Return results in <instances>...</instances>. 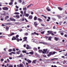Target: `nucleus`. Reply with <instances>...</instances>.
<instances>
[{
	"mask_svg": "<svg viewBox=\"0 0 67 67\" xmlns=\"http://www.w3.org/2000/svg\"><path fill=\"white\" fill-rule=\"evenodd\" d=\"M48 49H44L43 50V51H42V50L39 49L38 51V52H42L43 54L46 53Z\"/></svg>",
	"mask_w": 67,
	"mask_h": 67,
	"instance_id": "f257e3e1",
	"label": "nucleus"
},
{
	"mask_svg": "<svg viewBox=\"0 0 67 67\" xmlns=\"http://www.w3.org/2000/svg\"><path fill=\"white\" fill-rule=\"evenodd\" d=\"M16 40L18 42H19L20 41L19 39L18 38H17L16 39V38L15 36H13L12 39V40Z\"/></svg>",
	"mask_w": 67,
	"mask_h": 67,
	"instance_id": "f03ea898",
	"label": "nucleus"
},
{
	"mask_svg": "<svg viewBox=\"0 0 67 67\" xmlns=\"http://www.w3.org/2000/svg\"><path fill=\"white\" fill-rule=\"evenodd\" d=\"M27 37H25L23 38V41H22V42H24L25 41H27Z\"/></svg>",
	"mask_w": 67,
	"mask_h": 67,
	"instance_id": "7ed1b4c3",
	"label": "nucleus"
},
{
	"mask_svg": "<svg viewBox=\"0 0 67 67\" xmlns=\"http://www.w3.org/2000/svg\"><path fill=\"white\" fill-rule=\"evenodd\" d=\"M2 8L3 10H8V9H9L7 7H3Z\"/></svg>",
	"mask_w": 67,
	"mask_h": 67,
	"instance_id": "20e7f679",
	"label": "nucleus"
},
{
	"mask_svg": "<svg viewBox=\"0 0 67 67\" xmlns=\"http://www.w3.org/2000/svg\"><path fill=\"white\" fill-rule=\"evenodd\" d=\"M34 26L35 27H37V26L38 25V24L36 22H35L34 23Z\"/></svg>",
	"mask_w": 67,
	"mask_h": 67,
	"instance_id": "39448f33",
	"label": "nucleus"
},
{
	"mask_svg": "<svg viewBox=\"0 0 67 67\" xmlns=\"http://www.w3.org/2000/svg\"><path fill=\"white\" fill-rule=\"evenodd\" d=\"M53 55V53L52 52H51L49 53V54L48 55V57H49L51 55Z\"/></svg>",
	"mask_w": 67,
	"mask_h": 67,
	"instance_id": "423d86ee",
	"label": "nucleus"
},
{
	"mask_svg": "<svg viewBox=\"0 0 67 67\" xmlns=\"http://www.w3.org/2000/svg\"><path fill=\"white\" fill-rule=\"evenodd\" d=\"M32 35H39V34H38L37 33H36V32H35L34 33H32Z\"/></svg>",
	"mask_w": 67,
	"mask_h": 67,
	"instance_id": "0eeeda50",
	"label": "nucleus"
},
{
	"mask_svg": "<svg viewBox=\"0 0 67 67\" xmlns=\"http://www.w3.org/2000/svg\"><path fill=\"white\" fill-rule=\"evenodd\" d=\"M37 60H34L32 62V64H33L34 63V64H36V62L37 61Z\"/></svg>",
	"mask_w": 67,
	"mask_h": 67,
	"instance_id": "6e6552de",
	"label": "nucleus"
},
{
	"mask_svg": "<svg viewBox=\"0 0 67 67\" xmlns=\"http://www.w3.org/2000/svg\"><path fill=\"white\" fill-rule=\"evenodd\" d=\"M32 15H30L29 16L28 18L29 19H32Z\"/></svg>",
	"mask_w": 67,
	"mask_h": 67,
	"instance_id": "1a4fd4ad",
	"label": "nucleus"
},
{
	"mask_svg": "<svg viewBox=\"0 0 67 67\" xmlns=\"http://www.w3.org/2000/svg\"><path fill=\"white\" fill-rule=\"evenodd\" d=\"M10 19L11 21H15V20L14 19H12V18H10Z\"/></svg>",
	"mask_w": 67,
	"mask_h": 67,
	"instance_id": "9d476101",
	"label": "nucleus"
},
{
	"mask_svg": "<svg viewBox=\"0 0 67 67\" xmlns=\"http://www.w3.org/2000/svg\"><path fill=\"white\" fill-rule=\"evenodd\" d=\"M20 67H24V65L23 64H19Z\"/></svg>",
	"mask_w": 67,
	"mask_h": 67,
	"instance_id": "9b49d317",
	"label": "nucleus"
},
{
	"mask_svg": "<svg viewBox=\"0 0 67 67\" xmlns=\"http://www.w3.org/2000/svg\"><path fill=\"white\" fill-rule=\"evenodd\" d=\"M49 7H48L47 8H46V9L48 11H50L51 10L49 9Z\"/></svg>",
	"mask_w": 67,
	"mask_h": 67,
	"instance_id": "f8f14e48",
	"label": "nucleus"
},
{
	"mask_svg": "<svg viewBox=\"0 0 67 67\" xmlns=\"http://www.w3.org/2000/svg\"><path fill=\"white\" fill-rule=\"evenodd\" d=\"M58 9H59L60 11H62L63 9L62 8L60 7H58Z\"/></svg>",
	"mask_w": 67,
	"mask_h": 67,
	"instance_id": "ddd939ff",
	"label": "nucleus"
},
{
	"mask_svg": "<svg viewBox=\"0 0 67 67\" xmlns=\"http://www.w3.org/2000/svg\"><path fill=\"white\" fill-rule=\"evenodd\" d=\"M54 40H56V41H57L59 40V38H58L55 37H54Z\"/></svg>",
	"mask_w": 67,
	"mask_h": 67,
	"instance_id": "4468645a",
	"label": "nucleus"
},
{
	"mask_svg": "<svg viewBox=\"0 0 67 67\" xmlns=\"http://www.w3.org/2000/svg\"><path fill=\"white\" fill-rule=\"evenodd\" d=\"M38 21H39L40 22H41L42 21V20L40 18H38Z\"/></svg>",
	"mask_w": 67,
	"mask_h": 67,
	"instance_id": "2eb2a0df",
	"label": "nucleus"
},
{
	"mask_svg": "<svg viewBox=\"0 0 67 67\" xmlns=\"http://www.w3.org/2000/svg\"><path fill=\"white\" fill-rule=\"evenodd\" d=\"M9 18V17L8 16H7L5 17V20H6Z\"/></svg>",
	"mask_w": 67,
	"mask_h": 67,
	"instance_id": "dca6fc26",
	"label": "nucleus"
},
{
	"mask_svg": "<svg viewBox=\"0 0 67 67\" xmlns=\"http://www.w3.org/2000/svg\"><path fill=\"white\" fill-rule=\"evenodd\" d=\"M12 24V23H7L5 24L8 25H11Z\"/></svg>",
	"mask_w": 67,
	"mask_h": 67,
	"instance_id": "f3484780",
	"label": "nucleus"
},
{
	"mask_svg": "<svg viewBox=\"0 0 67 67\" xmlns=\"http://www.w3.org/2000/svg\"><path fill=\"white\" fill-rule=\"evenodd\" d=\"M29 14L27 13L25 15V16H26V17H28L29 16Z\"/></svg>",
	"mask_w": 67,
	"mask_h": 67,
	"instance_id": "a211bd4d",
	"label": "nucleus"
},
{
	"mask_svg": "<svg viewBox=\"0 0 67 67\" xmlns=\"http://www.w3.org/2000/svg\"><path fill=\"white\" fill-rule=\"evenodd\" d=\"M58 58H53L52 59H51V61H53V60H58Z\"/></svg>",
	"mask_w": 67,
	"mask_h": 67,
	"instance_id": "6ab92c4d",
	"label": "nucleus"
},
{
	"mask_svg": "<svg viewBox=\"0 0 67 67\" xmlns=\"http://www.w3.org/2000/svg\"><path fill=\"white\" fill-rule=\"evenodd\" d=\"M20 52L21 51L20 50H19L18 51L16 52V53L17 54H19L20 53Z\"/></svg>",
	"mask_w": 67,
	"mask_h": 67,
	"instance_id": "aec40b11",
	"label": "nucleus"
},
{
	"mask_svg": "<svg viewBox=\"0 0 67 67\" xmlns=\"http://www.w3.org/2000/svg\"><path fill=\"white\" fill-rule=\"evenodd\" d=\"M15 17H16V18H18V19H19V18H20V16L18 15H16V16H15Z\"/></svg>",
	"mask_w": 67,
	"mask_h": 67,
	"instance_id": "412c9836",
	"label": "nucleus"
},
{
	"mask_svg": "<svg viewBox=\"0 0 67 67\" xmlns=\"http://www.w3.org/2000/svg\"><path fill=\"white\" fill-rule=\"evenodd\" d=\"M41 16L43 17L44 18H45V19H46L47 18V16H45V15H42Z\"/></svg>",
	"mask_w": 67,
	"mask_h": 67,
	"instance_id": "4be33fe9",
	"label": "nucleus"
},
{
	"mask_svg": "<svg viewBox=\"0 0 67 67\" xmlns=\"http://www.w3.org/2000/svg\"><path fill=\"white\" fill-rule=\"evenodd\" d=\"M33 49L34 51H37V48L36 47H35L33 48Z\"/></svg>",
	"mask_w": 67,
	"mask_h": 67,
	"instance_id": "5701e85b",
	"label": "nucleus"
},
{
	"mask_svg": "<svg viewBox=\"0 0 67 67\" xmlns=\"http://www.w3.org/2000/svg\"><path fill=\"white\" fill-rule=\"evenodd\" d=\"M29 53L31 55H33L34 53L33 52H29Z\"/></svg>",
	"mask_w": 67,
	"mask_h": 67,
	"instance_id": "b1692460",
	"label": "nucleus"
},
{
	"mask_svg": "<svg viewBox=\"0 0 67 67\" xmlns=\"http://www.w3.org/2000/svg\"><path fill=\"white\" fill-rule=\"evenodd\" d=\"M48 38V40H49L50 41H51V37H49Z\"/></svg>",
	"mask_w": 67,
	"mask_h": 67,
	"instance_id": "393cba45",
	"label": "nucleus"
},
{
	"mask_svg": "<svg viewBox=\"0 0 67 67\" xmlns=\"http://www.w3.org/2000/svg\"><path fill=\"white\" fill-rule=\"evenodd\" d=\"M16 57L17 58H20L22 57H23L20 55H19V56H17V57Z\"/></svg>",
	"mask_w": 67,
	"mask_h": 67,
	"instance_id": "a878e982",
	"label": "nucleus"
},
{
	"mask_svg": "<svg viewBox=\"0 0 67 67\" xmlns=\"http://www.w3.org/2000/svg\"><path fill=\"white\" fill-rule=\"evenodd\" d=\"M22 52L23 53H26V51L25 50H23L22 51Z\"/></svg>",
	"mask_w": 67,
	"mask_h": 67,
	"instance_id": "bb28decb",
	"label": "nucleus"
},
{
	"mask_svg": "<svg viewBox=\"0 0 67 67\" xmlns=\"http://www.w3.org/2000/svg\"><path fill=\"white\" fill-rule=\"evenodd\" d=\"M57 17L59 18L58 19H59V18H62L61 16L60 15H58L57 16Z\"/></svg>",
	"mask_w": 67,
	"mask_h": 67,
	"instance_id": "cd10ccee",
	"label": "nucleus"
},
{
	"mask_svg": "<svg viewBox=\"0 0 67 67\" xmlns=\"http://www.w3.org/2000/svg\"><path fill=\"white\" fill-rule=\"evenodd\" d=\"M37 19V17L36 16H35L34 18V19L35 20H36Z\"/></svg>",
	"mask_w": 67,
	"mask_h": 67,
	"instance_id": "c85d7f7f",
	"label": "nucleus"
},
{
	"mask_svg": "<svg viewBox=\"0 0 67 67\" xmlns=\"http://www.w3.org/2000/svg\"><path fill=\"white\" fill-rule=\"evenodd\" d=\"M15 14H17V15H19V12H16L15 13Z\"/></svg>",
	"mask_w": 67,
	"mask_h": 67,
	"instance_id": "c756f323",
	"label": "nucleus"
},
{
	"mask_svg": "<svg viewBox=\"0 0 67 67\" xmlns=\"http://www.w3.org/2000/svg\"><path fill=\"white\" fill-rule=\"evenodd\" d=\"M9 27H7L6 28V30H8L9 29Z\"/></svg>",
	"mask_w": 67,
	"mask_h": 67,
	"instance_id": "7c9ffc66",
	"label": "nucleus"
},
{
	"mask_svg": "<svg viewBox=\"0 0 67 67\" xmlns=\"http://www.w3.org/2000/svg\"><path fill=\"white\" fill-rule=\"evenodd\" d=\"M31 62H32L30 60H29L28 61V63H31Z\"/></svg>",
	"mask_w": 67,
	"mask_h": 67,
	"instance_id": "2f4dec72",
	"label": "nucleus"
},
{
	"mask_svg": "<svg viewBox=\"0 0 67 67\" xmlns=\"http://www.w3.org/2000/svg\"><path fill=\"white\" fill-rule=\"evenodd\" d=\"M32 5V4H30V5H28V6L27 7V8H28L29 7H31V6Z\"/></svg>",
	"mask_w": 67,
	"mask_h": 67,
	"instance_id": "473e14b6",
	"label": "nucleus"
},
{
	"mask_svg": "<svg viewBox=\"0 0 67 67\" xmlns=\"http://www.w3.org/2000/svg\"><path fill=\"white\" fill-rule=\"evenodd\" d=\"M9 4L10 5L13 4V3L12 2H10L9 3Z\"/></svg>",
	"mask_w": 67,
	"mask_h": 67,
	"instance_id": "72a5a7b5",
	"label": "nucleus"
},
{
	"mask_svg": "<svg viewBox=\"0 0 67 67\" xmlns=\"http://www.w3.org/2000/svg\"><path fill=\"white\" fill-rule=\"evenodd\" d=\"M20 13L23 15H24V12H23V11H21L20 12Z\"/></svg>",
	"mask_w": 67,
	"mask_h": 67,
	"instance_id": "f704fd0d",
	"label": "nucleus"
},
{
	"mask_svg": "<svg viewBox=\"0 0 67 67\" xmlns=\"http://www.w3.org/2000/svg\"><path fill=\"white\" fill-rule=\"evenodd\" d=\"M12 49H9L8 50V52H11L12 51Z\"/></svg>",
	"mask_w": 67,
	"mask_h": 67,
	"instance_id": "c9c22d12",
	"label": "nucleus"
},
{
	"mask_svg": "<svg viewBox=\"0 0 67 67\" xmlns=\"http://www.w3.org/2000/svg\"><path fill=\"white\" fill-rule=\"evenodd\" d=\"M44 37H45V38H46V40H47V39H48V37L47 36H45Z\"/></svg>",
	"mask_w": 67,
	"mask_h": 67,
	"instance_id": "e433bc0d",
	"label": "nucleus"
},
{
	"mask_svg": "<svg viewBox=\"0 0 67 67\" xmlns=\"http://www.w3.org/2000/svg\"><path fill=\"white\" fill-rule=\"evenodd\" d=\"M25 20V18H23L22 19V20H21V21H23Z\"/></svg>",
	"mask_w": 67,
	"mask_h": 67,
	"instance_id": "4c0bfd02",
	"label": "nucleus"
},
{
	"mask_svg": "<svg viewBox=\"0 0 67 67\" xmlns=\"http://www.w3.org/2000/svg\"><path fill=\"white\" fill-rule=\"evenodd\" d=\"M15 34L14 33H12L11 34L10 36H11L13 35H14Z\"/></svg>",
	"mask_w": 67,
	"mask_h": 67,
	"instance_id": "58836bf2",
	"label": "nucleus"
},
{
	"mask_svg": "<svg viewBox=\"0 0 67 67\" xmlns=\"http://www.w3.org/2000/svg\"><path fill=\"white\" fill-rule=\"evenodd\" d=\"M19 37V35H17L16 36V38H17Z\"/></svg>",
	"mask_w": 67,
	"mask_h": 67,
	"instance_id": "ea45409f",
	"label": "nucleus"
},
{
	"mask_svg": "<svg viewBox=\"0 0 67 67\" xmlns=\"http://www.w3.org/2000/svg\"><path fill=\"white\" fill-rule=\"evenodd\" d=\"M26 10H25V11L24 12V15H25L26 14Z\"/></svg>",
	"mask_w": 67,
	"mask_h": 67,
	"instance_id": "a19ab883",
	"label": "nucleus"
},
{
	"mask_svg": "<svg viewBox=\"0 0 67 67\" xmlns=\"http://www.w3.org/2000/svg\"><path fill=\"white\" fill-rule=\"evenodd\" d=\"M52 19L54 21H55L56 20L55 18H52Z\"/></svg>",
	"mask_w": 67,
	"mask_h": 67,
	"instance_id": "79ce46f5",
	"label": "nucleus"
},
{
	"mask_svg": "<svg viewBox=\"0 0 67 67\" xmlns=\"http://www.w3.org/2000/svg\"><path fill=\"white\" fill-rule=\"evenodd\" d=\"M7 60L8 63H9L10 62V61L9 59H7Z\"/></svg>",
	"mask_w": 67,
	"mask_h": 67,
	"instance_id": "37998d69",
	"label": "nucleus"
},
{
	"mask_svg": "<svg viewBox=\"0 0 67 67\" xmlns=\"http://www.w3.org/2000/svg\"><path fill=\"white\" fill-rule=\"evenodd\" d=\"M41 25L43 26H45V25H44V24H41Z\"/></svg>",
	"mask_w": 67,
	"mask_h": 67,
	"instance_id": "c03bdc74",
	"label": "nucleus"
},
{
	"mask_svg": "<svg viewBox=\"0 0 67 67\" xmlns=\"http://www.w3.org/2000/svg\"><path fill=\"white\" fill-rule=\"evenodd\" d=\"M56 53V52H54L52 53L53 55L55 54Z\"/></svg>",
	"mask_w": 67,
	"mask_h": 67,
	"instance_id": "a18cd8bd",
	"label": "nucleus"
},
{
	"mask_svg": "<svg viewBox=\"0 0 67 67\" xmlns=\"http://www.w3.org/2000/svg\"><path fill=\"white\" fill-rule=\"evenodd\" d=\"M28 35V33H26L25 34V36H27Z\"/></svg>",
	"mask_w": 67,
	"mask_h": 67,
	"instance_id": "49530a36",
	"label": "nucleus"
},
{
	"mask_svg": "<svg viewBox=\"0 0 67 67\" xmlns=\"http://www.w3.org/2000/svg\"><path fill=\"white\" fill-rule=\"evenodd\" d=\"M13 51L14 52H15L16 51V50L15 49V48H13Z\"/></svg>",
	"mask_w": 67,
	"mask_h": 67,
	"instance_id": "de8ad7c7",
	"label": "nucleus"
},
{
	"mask_svg": "<svg viewBox=\"0 0 67 67\" xmlns=\"http://www.w3.org/2000/svg\"><path fill=\"white\" fill-rule=\"evenodd\" d=\"M1 62H3L4 61V59L3 58L1 60Z\"/></svg>",
	"mask_w": 67,
	"mask_h": 67,
	"instance_id": "09e8293b",
	"label": "nucleus"
},
{
	"mask_svg": "<svg viewBox=\"0 0 67 67\" xmlns=\"http://www.w3.org/2000/svg\"><path fill=\"white\" fill-rule=\"evenodd\" d=\"M6 15V13L5 12H4V13L3 14V15L4 16H5Z\"/></svg>",
	"mask_w": 67,
	"mask_h": 67,
	"instance_id": "8fccbe9b",
	"label": "nucleus"
},
{
	"mask_svg": "<svg viewBox=\"0 0 67 67\" xmlns=\"http://www.w3.org/2000/svg\"><path fill=\"white\" fill-rule=\"evenodd\" d=\"M18 1L20 3H21L22 2L21 1V0H19Z\"/></svg>",
	"mask_w": 67,
	"mask_h": 67,
	"instance_id": "3c124183",
	"label": "nucleus"
},
{
	"mask_svg": "<svg viewBox=\"0 0 67 67\" xmlns=\"http://www.w3.org/2000/svg\"><path fill=\"white\" fill-rule=\"evenodd\" d=\"M44 31H43L42 32H41V34H44Z\"/></svg>",
	"mask_w": 67,
	"mask_h": 67,
	"instance_id": "603ef678",
	"label": "nucleus"
},
{
	"mask_svg": "<svg viewBox=\"0 0 67 67\" xmlns=\"http://www.w3.org/2000/svg\"><path fill=\"white\" fill-rule=\"evenodd\" d=\"M8 67H13V66L12 65H9Z\"/></svg>",
	"mask_w": 67,
	"mask_h": 67,
	"instance_id": "864d4df0",
	"label": "nucleus"
},
{
	"mask_svg": "<svg viewBox=\"0 0 67 67\" xmlns=\"http://www.w3.org/2000/svg\"><path fill=\"white\" fill-rule=\"evenodd\" d=\"M12 52H11V53H9V54L10 55H12Z\"/></svg>",
	"mask_w": 67,
	"mask_h": 67,
	"instance_id": "5fc2aeb1",
	"label": "nucleus"
},
{
	"mask_svg": "<svg viewBox=\"0 0 67 67\" xmlns=\"http://www.w3.org/2000/svg\"><path fill=\"white\" fill-rule=\"evenodd\" d=\"M28 48L29 49H31V47H30V46L28 47Z\"/></svg>",
	"mask_w": 67,
	"mask_h": 67,
	"instance_id": "6e6d98bb",
	"label": "nucleus"
},
{
	"mask_svg": "<svg viewBox=\"0 0 67 67\" xmlns=\"http://www.w3.org/2000/svg\"><path fill=\"white\" fill-rule=\"evenodd\" d=\"M56 28V27H55V26H54L53 28V29H55Z\"/></svg>",
	"mask_w": 67,
	"mask_h": 67,
	"instance_id": "4d7b16f0",
	"label": "nucleus"
},
{
	"mask_svg": "<svg viewBox=\"0 0 67 67\" xmlns=\"http://www.w3.org/2000/svg\"><path fill=\"white\" fill-rule=\"evenodd\" d=\"M26 8H23V10H26Z\"/></svg>",
	"mask_w": 67,
	"mask_h": 67,
	"instance_id": "13d9d810",
	"label": "nucleus"
},
{
	"mask_svg": "<svg viewBox=\"0 0 67 67\" xmlns=\"http://www.w3.org/2000/svg\"><path fill=\"white\" fill-rule=\"evenodd\" d=\"M51 34L53 36H54V33H51Z\"/></svg>",
	"mask_w": 67,
	"mask_h": 67,
	"instance_id": "bf43d9fd",
	"label": "nucleus"
},
{
	"mask_svg": "<svg viewBox=\"0 0 67 67\" xmlns=\"http://www.w3.org/2000/svg\"><path fill=\"white\" fill-rule=\"evenodd\" d=\"M16 8L17 9H18L19 8V7L17 5L16 6Z\"/></svg>",
	"mask_w": 67,
	"mask_h": 67,
	"instance_id": "052dcab7",
	"label": "nucleus"
},
{
	"mask_svg": "<svg viewBox=\"0 0 67 67\" xmlns=\"http://www.w3.org/2000/svg\"><path fill=\"white\" fill-rule=\"evenodd\" d=\"M63 34L64 33L63 32L61 33V35H63Z\"/></svg>",
	"mask_w": 67,
	"mask_h": 67,
	"instance_id": "680f3d73",
	"label": "nucleus"
},
{
	"mask_svg": "<svg viewBox=\"0 0 67 67\" xmlns=\"http://www.w3.org/2000/svg\"><path fill=\"white\" fill-rule=\"evenodd\" d=\"M25 53H26V54H27V55H28L29 54V53H28V52H26Z\"/></svg>",
	"mask_w": 67,
	"mask_h": 67,
	"instance_id": "e2e57ef3",
	"label": "nucleus"
},
{
	"mask_svg": "<svg viewBox=\"0 0 67 67\" xmlns=\"http://www.w3.org/2000/svg\"><path fill=\"white\" fill-rule=\"evenodd\" d=\"M15 24H19V23L18 22H16V23H15Z\"/></svg>",
	"mask_w": 67,
	"mask_h": 67,
	"instance_id": "0e129e2a",
	"label": "nucleus"
},
{
	"mask_svg": "<svg viewBox=\"0 0 67 67\" xmlns=\"http://www.w3.org/2000/svg\"><path fill=\"white\" fill-rule=\"evenodd\" d=\"M18 10H19L18 9H16V10H15V11L17 12V11H18Z\"/></svg>",
	"mask_w": 67,
	"mask_h": 67,
	"instance_id": "69168bd1",
	"label": "nucleus"
},
{
	"mask_svg": "<svg viewBox=\"0 0 67 67\" xmlns=\"http://www.w3.org/2000/svg\"><path fill=\"white\" fill-rule=\"evenodd\" d=\"M64 36H65V37H67V35H66V34L65 35H64Z\"/></svg>",
	"mask_w": 67,
	"mask_h": 67,
	"instance_id": "338daca9",
	"label": "nucleus"
},
{
	"mask_svg": "<svg viewBox=\"0 0 67 67\" xmlns=\"http://www.w3.org/2000/svg\"><path fill=\"white\" fill-rule=\"evenodd\" d=\"M64 55L65 56H67V53H66V54H65Z\"/></svg>",
	"mask_w": 67,
	"mask_h": 67,
	"instance_id": "774afa93",
	"label": "nucleus"
}]
</instances>
